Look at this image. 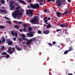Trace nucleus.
I'll return each mask as SVG.
<instances>
[{
	"mask_svg": "<svg viewBox=\"0 0 75 75\" xmlns=\"http://www.w3.org/2000/svg\"><path fill=\"white\" fill-rule=\"evenodd\" d=\"M22 14H23V12L20 11V10L18 9L14 12L12 14V16L15 18H16V16H17L18 15L22 16Z\"/></svg>",
	"mask_w": 75,
	"mask_h": 75,
	"instance_id": "obj_1",
	"label": "nucleus"
},
{
	"mask_svg": "<svg viewBox=\"0 0 75 75\" xmlns=\"http://www.w3.org/2000/svg\"><path fill=\"white\" fill-rule=\"evenodd\" d=\"M38 18L39 17L38 16H35L30 21V23L34 24H39Z\"/></svg>",
	"mask_w": 75,
	"mask_h": 75,
	"instance_id": "obj_2",
	"label": "nucleus"
},
{
	"mask_svg": "<svg viewBox=\"0 0 75 75\" xmlns=\"http://www.w3.org/2000/svg\"><path fill=\"white\" fill-rule=\"evenodd\" d=\"M16 2L13 1H10L9 2V6L10 7V9L11 10H13L15 8V6H14V3Z\"/></svg>",
	"mask_w": 75,
	"mask_h": 75,
	"instance_id": "obj_3",
	"label": "nucleus"
},
{
	"mask_svg": "<svg viewBox=\"0 0 75 75\" xmlns=\"http://www.w3.org/2000/svg\"><path fill=\"white\" fill-rule=\"evenodd\" d=\"M35 38H34L32 39H31L30 40L28 39L27 40V42L26 43L27 45H29L32 41H35Z\"/></svg>",
	"mask_w": 75,
	"mask_h": 75,
	"instance_id": "obj_4",
	"label": "nucleus"
},
{
	"mask_svg": "<svg viewBox=\"0 0 75 75\" xmlns=\"http://www.w3.org/2000/svg\"><path fill=\"white\" fill-rule=\"evenodd\" d=\"M26 11H27L26 14L27 15L29 16V15H30H30H31V16H33V9L27 10H26Z\"/></svg>",
	"mask_w": 75,
	"mask_h": 75,
	"instance_id": "obj_5",
	"label": "nucleus"
},
{
	"mask_svg": "<svg viewBox=\"0 0 75 75\" xmlns=\"http://www.w3.org/2000/svg\"><path fill=\"white\" fill-rule=\"evenodd\" d=\"M56 3L58 6H61V0H57Z\"/></svg>",
	"mask_w": 75,
	"mask_h": 75,
	"instance_id": "obj_6",
	"label": "nucleus"
},
{
	"mask_svg": "<svg viewBox=\"0 0 75 75\" xmlns=\"http://www.w3.org/2000/svg\"><path fill=\"white\" fill-rule=\"evenodd\" d=\"M11 34L13 36H14L15 35V37H18V35L17 33H15L13 32V31H12L11 32Z\"/></svg>",
	"mask_w": 75,
	"mask_h": 75,
	"instance_id": "obj_7",
	"label": "nucleus"
},
{
	"mask_svg": "<svg viewBox=\"0 0 75 75\" xmlns=\"http://www.w3.org/2000/svg\"><path fill=\"white\" fill-rule=\"evenodd\" d=\"M33 32H30V33H27V35L28 36H29L30 37H33L34 36V34H33Z\"/></svg>",
	"mask_w": 75,
	"mask_h": 75,
	"instance_id": "obj_8",
	"label": "nucleus"
},
{
	"mask_svg": "<svg viewBox=\"0 0 75 75\" xmlns=\"http://www.w3.org/2000/svg\"><path fill=\"white\" fill-rule=\"evenodd\" d=\"M61 14H62V13L59 12H56V15H57L58 17H60Z\"/></svg>",
	"mask_w": 75,
	"mask_h": 75,
	"instance_id": "obj_9",
	"label": "nucleus"
},
{
	"mask_svg": "<svg viewBox=\"0 0 75 75\" xmlns=\"http://www.w3.org/2000/svg\"><path fill=\"white\" fill-rule=\"evenodd\" d=\"M39 7H40V5H39V4H34V9H35V8H38Z\"/></svg>",
	"mask_w": 75,
	"mask_h": 75,
	"instance_id": "obj_10",
	"label": "nucleus"
},
{
	"mask_svg": "<svg viewBox=\"0 0 75 75\" xmlns=\"http://www.w3.org/2000/svg\"><path fill=\"white\" fill-rule=\"evenodd\" d=\"M1 39V40L2 41L3 43H4L5 42V41H6L5 38H4L3 37H2Z\"/></svg>",
	"mask_w": 75,
	"mask_h": 75,
	"instance_id": "obj_11",
	"label": "nucleus"
},
{
	"mask_svg": "<svg viewBox=\"0 0 75 75\" xmlns=\"http://www.w3.org/2000/svg\"><path fill=\"white\" fill-rule=\"evenodd\" d=\"M37 1L38 3H40V5L42 6L43 5V4L42 3L43 1L42 0H37Z\"/></svg>",
	"mask_w": 75,
	"mask_h": 75,
	"instance_id": "obj_12",
	"label": "nucleus"
},
{
	"mask_svg": "<svg viewBox=\"0 0 75 75\" xmlns=\"http://www.w3.org/2000/svg\"><path fill=\"white\" fill-rule=\"evenodd\" d=\"M18 1L19 2V3H22V4H26L25 2L22 0H19Z\"/></svg>",
	"mask_w": 75,
	"mask_h": 75,
	"instance_id": "obj_13",
	"label": "nucleus"
},
{
	"mask_svg": "<svg viewBox=\"0 0 75 75\" xmlns=\"http://www.w3.org/2000/svg\"><path fill=\"white\" fill-rule=\"evenodd\" d=\"M50 33V30H46L45 31H43V33L45 34H48Z\"/></svg>",
	"mask_w": 75,
	"mask_h": 75,
	"instance_id": "obj_14",
	"label": "nucleus"
},
{
	"mask_svg": "<svg viewBox=\"0 0 75 75\" xmlns=\"http://www.w3.org/2000/svg\"><path fill=\"white\" fill-rule=\"evenodd\" d=\"M8 52L10 53V54H13L14 52H13L11 51V47H10L8 48Z\"/></svg>",
	"mask_w": 75,
	"mask_h": 75,
	"instance_id": "obj_15",
	"label": "nucleus"
},
{
	"mask_svg": "<svg viewBox=\"0 0 75 75\" xmlns=\"http://www.w3.org/2000/svg\"><path fill=\"white\" fill-rule=\"evenodd\" d=\"M8 45H12V44H13V42L11 41V40H8Z\"/></svg>",
	"mask_w": 75,
	"mask_h": 75,
	"instance_id": "obj_16",
	"label": "nucleus"
},
{
	"mask_svg": "<svg viewBox=\"0 0 75 75\" xmlns=\"http://www.w3.org/2000/svg\"><path fill=\"white\" fill-rule=\"evenodd\" d=\"M73 46H71V47H69V50H68V51H73V48H72Z\"/></svg>",
	"mask_w": 75,
	"mask_h": 75,
	"instance_id": "obj_17",
	"label": "nucleus"
},
{
	"mask_svg": "<svg viewBox=\"0 0 75 75\" xmlns=\"http://www.w3.org/2000/svg\"><path fill=\"white\" fill-rule=\"evenodd\" d=\"M68 13H69V11L68 10H67V9L65 10V12H64L63 14L64 15H66V14H68Z\"/></svg>",
	"mask_w": 75,
	"mask_h": 75,
	"instance_id": "obj_18",
	"label": "nucleus"
},
{
	"mask_svg": "<svg viewBox=\"0 0 75 75\" xmlns=\"http://www.w3.org/2000/svg\"><path fill=\"white\" fill-rule=\"evenodd\" d=\"M0 12H1L2 13H5V14H7V11L4 10H0Z\"/></svg>",
	"mask_w": 75,
	"mask_h": 75,
	"instance_id": "obj_19",
	"label": "nucleus"
},
{
	"mask_svg": "<svg viewBox=\"0 0 75 75\" xmlns=\"http://www.w3.org/2000/svg\"><path fill=\"white\" fill-rule=\"evenodd\" d=\"M14 28H16V29H17V30H19V28H20V27H19V26L16 25L14 26Z\"/></svg>",
	"mask_w": 75,
	"mask_h": 75,
	"instance_id": "obj_20",
	"label": "nucleus"
},
{
	"mask_svg": "<svg viewBox=\"0 0 75 75\" xmlns=\"http://www.w3.org/2000/svg\"><path fill=\"white\" fill-rule=\"evenodd\" d=\"M30 6L31 8L34 9V4L33 5V4H31L30 5Z\"/></svg>",
	"mask_w": 75,
	"mask_h": 75,
	"instance_id": "obj_21",
	"label": "nucleus"
},
{
	"mask_svg": "<svg viewBox=\"0 0 75 75\" xmlns=\"http://www.w3.org/2000/svg\"><path fill=\"white\" fill-rule=\"evenodd\" d=\"M28 31H32V30H33V28H31V27H29L28 28Z\"/></svg>",
	"mask_w": 75,
	"mask_h": 75,
	"instance_id": "obj_22",
	"label": "nucleus"
},
{
	"mask_svg": "<svg viewBox=\"0 0 75 75\" xmlns=\"http://www.w3.org/2000/svg\"><path fill=\"white\" fill-rule=\"evenodd\" d=\"M52 27V25L50 24H48L47 26V28H51Z\"/></svg>",
	"mask_w": 75,
	"mask_h": 75,
	"instance_id": "obj_23",
	"label": "nucleus"
},
{
	"mask_svg": "<svg viewBox=\"0 0 75 75\" xmlns=\"http://www.w3.org/2000/svg\"><path fill=\"white\" fill-rule=\"evenodd\" d=\"M63 1H62L61 2V4H65V0H63Z\"/></svg>",
	"mask_w": 75,
	"mask_h": 75,
	"instance_id": "obj_24",
	"label": "nucleus"
},
{
	"mask_svg": "<svg viewBox=\"0 0 75 75\" xmlns=\"http://www.w3.org/2000/svg\"><path fill=\"white\" fill-rule=\"evenodd\" d=\"M5 26L3 25H1L0 26V28L1 29H3L4 28H5Z\"/></svg>",
	"mask_w": 75,
	"mask_h": 75,
	"instance_id": "obj_25",
	"label": "nucleus"
},
{
	"mask_svg": "<svg viewBox=\"0 0 75 75\" xmlns=\"http://www.w3.org/2000/svg\"><path fill=\"white\" fill-rule=\"evenodd\" d=\"M1 55H7V53L5 52H4L1 53Z\"/></svg>",
	"mask_w": 75,
	"mask_h": 75,
	"instance_id": "obj_26",
	"label": "nucleus"
},
{
	"mask_svg": "<svg viewBox=\"0 0 75 75\" xmlns=\"http://www.w3.org/2000/svg\"><path fill=\"white\" fill-rule=\"evenodd\" d=\"M69 52V51H68V50L65 51L64 52V54H67L68 53V52Z\"/></svg>",
	"mask_w": 75,
	"mask_h": 75,
	"instance_id": "obj_27",
	"label": "nucleus"
},
{
	"mask_svg": "<svg viewBox=\"0 0 75 75\" xmlns=\"http://www.w3.org/2000/svg\"><path fill=\"white\" fill-rule=\"evenodd\" d=\"M1 2L2 4H5V1L4 0H1Z\"/></svg>",
	"mask_w": 75,
	"mask_h": 75,
	"instance_id": "obj_28",
	"label": "nucleus"
},
{
	"mask_svg": "<svg viewBox=\"0 0 75 75\" xmlns=\"http://www.w3.org/2000/svg\"><path fill=\"white\" fill-rule=\"evenodd\" d=\"M19 48H18L16 49V50H18V51H21V48H20L19 47Z\"/></svg>",
	"mask_w": 75,
	"mask_h": 75,
	"instance_id": "obj_29",
	"label": "nucleus"
},
{
	"mask_svg": "<svg viewBox=\"0 0 75 75\" xmlns=\"http://www.w3.org/2000/svg\"><path fill=\"white\" fill-rule=\"evenodd\" d=\"M37 33L38 34H41L42 32L40 30H39L38 31Z\"/></svg>",
	"mask_w": 75,
	"mask_h": 75,
	"instance_id": "obj_30",
	"label": "nucleus"
},
{
	"mask_svg": "<svg viewBox=\"0 0 75 75\" xmlns=\"http://www.w3.org/2000/svg\"><path fill=\"white\" fill-rule=\"evenodd\" d=\"M21 35L22 37H24V38L26 37V36H25V35L24 34H22Z\"/></svg>",
	"mask_w": 75,
	"mask_h": 75,
	"instance_id": "obj_31",
	"label": "nucleus"
},
{
	"mask_svg": "<svg viewBox=\"0 0 75 75\" xmlns=\"http://www.w3.org/2000/svg\"><path fill=\"white\" fill-rule=\"evenodd\" d=\"M4 46H2V47H1V48L0 49V50H4Z\"/></svg>",
	"mask_w": 75,
	"mask_h": 75,
	"instance_id": "obj_32",
	"label": "nucleus"
},
{
	"mask_svg": "<svg viewBox=\"0 0 75 75\" xmlns=\"http://www.w3.org/2000/svg\"><path fill=\"white\" fill-rule=\"evenodd\" d=\"M48 45H50V46H51V47H52V44L51 43H48Z\"/></svg>",
	"mask_w": 75,
	"mask_h": 75,
	"instance_id": "obj_33",
	"label": "nucleus"
},
{
	"mask_svg": "<svg viewBox=\"0 0 75 75\" xmlns=\"http://www.w3.org/2000/svg\"><path fill=\"white\" fill-rule=\"evenodd\" d=\"M19 41H20L21 42H22L23 40H22V39L20 38H19Z\"/></svg>",
	"mask_w": 75,
	"mask_h": 75,
	"instance_id": "obj_34",
	"label": "nucleus"
},
{
	"mask_svg": "<svg viewBox=\"0 0 75 75\" xmlns=\"http://www.w3.org/2000/svg\"><path fill=\"white\" fill-rule=\"evenodd\" d=\"M23 27H25V28H27V26L25 24H23Z\"/></svg>",
	"mask_w": 75,
	"mask_h": 75,
	"instance_id": "obj_35",
	"label": "nucleus"
},
{
	"mask_svg": "<svg viewBox=\"0 0 75 75\" xmlns=\"http://www.w3.org/2000/svg\"><path fill=\"white\" fill-rule=\"evenodd\" d=\"M15 3V5L16 6H19V5L18 4V3L17 2H16Z\"/></svg>",
	"mask_w": 75,
	"mask_h": 75,
	"instance_id": "obj_36",
	"label": "nucleus"
},
{
	"mask_svg": "<svg viewBox=\"0 0 75 75\" xmlns=\"http://www.w3.org/2000/svg\"><path fill=\"white\" fill-rule=\"evenodd\" d=\"M20 8H21V7H20V6H18V7H16V9H20Z\"/></svg>",
	"mask_w": 75,
	"mask_h": 75,
	"instance_id": "obj_37",
	"label": "nucleus"
},
{
	"mask_svg": "<svg viewBox=\"0 0 75 75\" xmlns=\"http://www.w3.org/2000/svg\"><path fill=\"white\" fill-rule=\"evenodd\" d=\"M6 22L7 23H8V24H11V21H7Z\"/></svg>",
	"mask_w": 75,
	"mask_h": 75,
	"instance_id": "obj_38",
	"label": "nucleus"
},
{
	"mask_svg": "<svg viewBox=\"0 0 75 75\" xmlns=\"http://www.w3.org/2000/svg\"><path fill=\"white\" fill-rule=\"evenodd\" d=\"M12 49L13 50V52H14V51H15V48H14V47H13Z\"/></svg>",
	"mask_w": 75,
	"mask_h": 75,
	"instance_id": "obj_39",
	"label": "nucleus"
},
{
	"mask_svg": "<svg viewBox=\"0 0 75 75\" xmlns=\"http://www.w3.org/2000/svg\"><path fill=\"white\" fill-rule=\"evenodd\" d=\"M47 22H48V20H45L44 21V23H47Z\"/></svg>",
	"mask_w": 75,
	"mask_h": 75,
	"instance_id": "obj_40",
	"label": "nucleus"
},
{
	"mask_svg": "<svg viewBox=\"0 0 75 75\" xmlns=\"http://www.w3.org/2000/svg\"><path fill=\"white\" fill-rule=\"evenodd\" d=\"M47 9H45L44 11V12L46 13V12H47Z\"/></svg>",
	"mask_w": 75,
	"mask_h": 75,
	"instance_id": "obj_41",
	"label": "nucleus"
},
{
	"mask_svg": "<svg viewBox=\"0 0 75 75\" xmlns=\"http://www.w3.org/2000/svg\"><path fill=\"white\" fill-rule=\"evenodd\" d=\"M60 25L61 27H64V25L60 24Z\"/></svg>",
	"mask_w": 75,
	"mask_h": 75,
	"instance_id": "obj_42",
	"label": "nucleus"
},
{
	"mask_svg": "<svg viewBox=\"0 0 75 75\" xmlns=\"http://www.w3.org/2000/svg\"><path fill=\"white\" fill-rule=\"evenodd\" d=\"M28 1L29 3H31V2H32L31 0H28Z\"/></svg>",
	"mask_w": 75,
	"mask_h": 75,
	"instance_id": "obj_43",
	"label": "nucleus"
},
{
	"mask_svg": "<svg viewBox=\"0 0 75 75\" xmlns=\"http://www.w3.org/2000/svg\"><path fill=\"white\" fill-rule=\"evenodd\" d=\"M46 19H47V17H45L44 18V19L45 20H46Z\"/></svg>",
	"mask_w": 75,
	"mask_h": 75,
	"instance_id": "obj_44",
	"label": "nucleus"
},
{
	"mask_svg": "<svg viewBox=\"0 0 75 75\" xmlns=\"http://www.w3.org/2000/svg\"><path fill=\"white\" fill-rule=\"evenodd\" d=\"M22 39H23V40H26V38H22Z\"/></svg>",
	"mask_w": 75,
	"mask_h": 75,
	"instance_id": "obj_45",
	"label": "nucleus"
},
{
	"mask_svg": "<svg viewBox=\"0 0 75 75\" xmlns=\"http://www.w3.org/2000/svg\"><path fill=\"white\" fill-rule=\"evenodd\" d=\"M52 43L53 44H56V42L55 41L53 42Z\"/></svg>",
	"mask_w": 75,
	"mask_h": 75,
	"instance_id": "obj_46",
	"label": "nucleus"
},
{
	"mask_svg": "<svg viewBox=\"0 0 75 75\" xmlns=\"http://www.w3.org/2000/svg\"><path fill=\"white\" fill-rule=\"evenodd\" d=\"M65 33L67 35H68V32H65Z\"/></svg>",
	"mask_w": 75,
	"mask_h": 75,
	"instance_id": "obj_47",
	"label": "nucleus"
},
{
	"mask_svg": "<svg viewBox=\"0 0 75 75\" xmlns=\"http://www.w3.org/2000/svg\"><path fill=\"white\" fill-rule=\"evenodd\" d=\"M60 31V29H57L56 30V32H59Z\"/></svg>",
	"mask_w": 75,
	"mask_h": 75,
	"instance_id": "obj_48",
	"label": "nucleus"
},
{
	"mask_svg": "<svg viewBox=\"0 0 75 75\" xmlns=\"http://www.w3.org/2000/svg\"><path fill=\"white\" fill-rule=\"evenodd\" d=\"M6 58H8V57H9V55L8 54L6 55Z\"/></svg>",
	"mask_w": 75,
	"mask_h": 75,
	"instance_id": "obj_49",
	"label": "nucleus"
},
{
	"mask_svg": "<svg viewBox=\"0 0 75 75\" xmlns=\"http://www.w3.org/2000/svg\"><path fill=\"white\" fill-rule=\"evenodd\" d=\"M22 23L23 22H22L19 21L18 22V24H22Z\"/></svg>",
	"mask_w": 75,
	"mask_h": 75,
	"instance_id": "obj_50",
	"label": "nucleus"
},
{
	"mask_svg": "<svg viewBox=\"0 0 75 75\" xmlns=\"http://www.w3.org/2000/svg\"><path fill=\"white\" fill-rule=\"evenodd\" d=\"M13 40L14 41H15L16 40V38H13Z\"/></svg>",
	"mask_w": 75,
	"mask_h": 75,
	"instance_id": "obj_51",
	"label": "nucleus"
},
{
	"mask_svg": "<svg viewBox=\"0 0 75 75\" xmlns=\"http://www.w3.org/2000/svg\"><path fill=\"white\" fill-rule=\"evenodd\" d=\"M23 30L24 31H26V28H24L23 29Z\"/></svg>",
	"mask_w": 75,
	"mask_h": 75,
	"instance_id": "obj_52",
	"label": "nucleus"
},
{
	"mask_svg": "<svg viewBox=\"0 0 75 75\" xmlns=\"http://www.w3.org/2000/svg\"><path fill=\"white\" fill-rule=\"evenodd\" d=\"M51 20V18L49 17L47 18V21L48 20Z\"/></svg>",
	"mask_w": 75,
	"mask_h": 75,
	"instance_id": "obj_53",
	"label": "nucleus"
},
{
	"mask_svg": "<svg viewBox=\"0 0 75 75\" xmlns=\"http://www.w3.org/2000/svg\"><path fill=\"white\" fill-rule=\"evenodd\" d=\"M5 18L6 19H7V20H9V18L7 17H5Z\"/></svg>",
	"mask_w": 75,
	"mask_h": 75,
	"instance_id": "obj_54",
	"label": "nucleus"
},
{
	"mask_svg": "<svg viewBox=\"0 0 75 75\" xmlns=\"http://www.w3.org/2000/svg\"><path fill=\"white\" fill-rule=\"evenodd\" d=\"M2 43V41L0 39V44H1Z\"/></svg>",
	"mask_w": 75,
	"mask_h": 75,
	"instance_id": "obj_55",
	"label": "nucleus"
},
{
	"mask_svg": "<svg viewBox=\"0 0 75 75\" xmlns=\"http://www.w3.org/2000/svg\"><path fill=\"white\" fill-rule=\"evenodd\" d=\"M68 75H73V74L71 73H69L68 74Z\"/></svg>",
	"mask_w": 75,
	"mask_h": 75,
	"instance_id": "obj_56",
	"label": "nucleus"
},
{
	"mask_svg": "<svg viewBox=\"0 0 75 75\" xmlns=\"http://www.w3.org/2000/svg\"><path fill=\"white\" fill-rule=\"evenodd\" d=\"M46 3V1H44L43 2V4H45Z\"/></svg>",
	"mask_w": 75,
	"mask_h": 75,
	"instance_id": "obj_57",
	"label": "nucleus"
},
{
	"mask_svg": "<svg viewBox=\"0 0 75 75\" xmlns=\"http://www.w3.org/2000/svg\"><path fill=\"white\" fill-rule=\"evenodd\" d=\"M19 31H23V30L22 29H20Z\"/></svg>",
	"mask_w": 75,
	"mask_h": 75,
	"instance_id": "obj_58",
	"label": "nucleus"
},
{
	"mask_svg": "<svg viewBox=\"0 0 75 75\" xmlns=\"http://www.w3.org/2000/svg\"><path fill=\"white\" fill-rule=\"evenodd\" d=\"M51 1H52L53 2H55V0H51Z\"/></svg>",
	"mask_w": 75,
	"mask_h": 75,
	"instance_id": "obj_59",
	"label": "nucleus"
},
{
	"mask_svg": "<svg viewBox=\"0 0 75 75\" xmlns=\"http://www.w3.org/2000/svg\"><path fill=\"white\" fill-rule=\"evenodd\" d=\"M17 45H16V47H15V48L16 49H17Z\"/></svg>",
	"mask_w": 75,
	"mask_h": 75,
	"instance_id": "obj_60",
	"label": "nucleus"
},
{
	"mask_svg": "<svg viewBox=\"0 0 75 75\" xmlns=\"http://www.w3.org/2000/svg\"><path fill=\"white\" fill-rule=\"evenodd\" d=\"M63 27H67V26H66V25H64Z\"/></svg>",
	"mask_w": 75,
	"mask_h": 75,
	"instance_id": "obj_61",
	"label": "nucleus"
},
{
	"mask_svg": "<svg viewBox=\"0 0 75 75\" xmlns=\"http://www.w3.org/2000/svg\"><path fill=\"white\" fill-rule=\"evenodd\" d=\"M40 17H41V18H42V15L40 16Z\"/></svg>",
	"mask_w": 75,
	"mask_h": 75,
	"instance_id": "obj_62",
	"label": "nucleus"
},
{
	"mask_svg": "<svg viewBox=\"0 0 75 75\" xmlns=\"http://www.w3.org/2000/svg\"><path fill=\"white\" fill-rule=\"evenodd\" d=\"M2 52L1 51V50H0V54H1Z\"/></svg>",
	"mask_w": 75,
	"mask_h": 75,
	"instance_id": "obj_63",
	"label": "nucleus"
},
{
	"mask_svg": "<svg viewBox=\"0 0 75 75\" xmlns=\"http://www.w3.org/2000/svg\"><path fill=\"white\" fill-rule=\"evenodd\" d=\"M68 2H70V1H71V0H68Z\"/></svg>",
	"mask_w": 75,
	"mask_h": 75,
	"instance_id": "obj_64",
	"label": "nucleus"
}]
</instances>
